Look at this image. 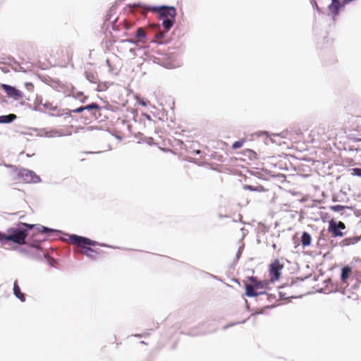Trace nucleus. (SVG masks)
Instances as JSON below:
<instances>
[{"mask_svg": "<svg viewBox=\"0 0 361 361\" xmlns=\"http://www.w3.org/2000/svg\"><path fill=\"white\" fill-rule=\"evenodd\" d=\"M35 227L39 233L50 234L51 233H60L59 231L39 225L30 224L27 223H20L18 227L11 228L8 230V234L3 233L1 243L12 241L18 245L26 244L27 231Z\"/></svg>", "mask_w": 361, "mask_h": 361, "instance_id": "obj_1", "label": "nucleus"}, {"mask_svg": "<svg viewBox=\"0 0 361 361\" xmlns=\"http://www.w3.org/2000/svg\"><path fill=\"white\" fill-rule=\"evenodd\" d=\"M68 239L73 245L81 248V250L79 251L81 254L92 259H96L97 256L100 254V251L94 250L89 246H96L99 245L102 247H109L106 244L99 243L98 242L92 240L88 238L78 235L76 234L68 235Z\"/></svg>", "mask_w": 361, "mask_h": 361, "instance_id": "obj_2", "label": "nucleus"}, {"mask_svg": "<svg viewBox=\"0 0 361 361\" xmlns=\"http://www.w3.org/2000/svg\"><path fill=\"white\" fill-rule=\"evenodd\" d=\"M6 166L10 167L13 171V176L14 179H22L27 183H39L41 179L34 171L26 169H18L13 165H6Z\"/></svg>", "mask_w": 361, "mask_h": 361, "instance_id": "obj_3", "label": "nucleus"}, {"mask_svg": "<svg viewBox=\"0 0 361 361\" xmlns=\"http://www.w3.org/2000/svg\"><path fill=\"white\" fill-rule=\"evenodd\" d=\"M150 11L157 12L159 14V18H175L176 16V9L173 6H149Z\"/></svg>", "mask_w": 361, "mask_h": 361, "instance_id": "obj_4", "label": "nucleus"}, {"mask_svg": "<svg viewBox=\"0 0 361 361\" xmlns=\"http://www.w3.org/2000/svg\"><path fill=\"white\" fill-rule=\"evenodd\" d=\"M1 88L5 91L8 97L13 98L16 100L21 99L23 96V92L13 86L7 84H2Z\"/></svg>", "mask_w": 361, "mask_h": 361, "instance_id": "obj_5", "label": "nucleus"}, {"mask_svg": "<svg viewBox=\"0 0 361 361\" xmlns=\"http://www.w3.org/2000/svg\"><path fill=\"white\" fill-rule=\"evenodd\" d=\"M283 268L279 260H275L269 267V275L271 281H275L279 279L281 276V270Z\"/></svg>", "mask_w": 361, "mask_h": 361, "instance_id": "obj_6", "label": "nucleus"}, {"mask_svg": "<svg viewBox=\"0 0 361 361\" xmlns=\"http://www.w3.org/2000/svg\"><path fill=\"white\" fill-rule=\"evenodd\" d=\"M245 295L249 298L257 297L260 295L267 294L265 291H257L255 289V286L254 283L250 282V283H245Z\"/></svg>", "mask_w": 361, "mask_h": 361, "instance_id": "obj_7", "label": "nucleus"}, {"mask_svg": "<svg viewBox=\"0 0 361 361\" xmlns=\"http://www.w3.org/2000/svg\"><path fill=\"white\" fill-rule=\"evenodd\" d=\"M328 231L331 234L332 237H343L344 233L342 232L337 226L336 221L331 219L329 222Z\"/></svg>", "mask_w": 361, "mask_h": 361, "instance_id": "obj_8", "label": "nucleus"}, {"mask_svg": "<svg viewBox=\"0 0 361 361\" xmlns=\"http://www.w3.org/2000/svg\"><path fill=\"white\" fill-rule=\"evenodd\" d=\"M344 3L341 2V0H333L329 5L328 9L334 16H337L339 13V11L344 6Z\"/></svg>", "mask_w": 361, "mask_h": 361, "instance_id": "obj_9", "label": "nucleus"}, {"mask_svg": "<svg viewBox=\"0 0 361 361\" xmlns=\"http://www.w3.org/2000/svg\"><path fill=\"white\" fill-rule=\"evenodd\" d=\"M35 104L36 105H42L45 109L51 110V111H57L58 107L57 106H54L52 103L49 102H43V99L40 96H37L35 100Z\"/></svg>", "mask_w": 361, "mask_h": 361, "instance_id": "obj_10", "label": "nucleus"}, {"mask_svg": "<svg viewBox=\"0 0 361 361\" xmlns=\"http://www.w3.org/2000/svg\"><path fill=\"white\" fill-rule=\"evenodd\" d=\"M249 281L252 283H254L255 289H257V291H264V289H266L268 286L267 281H258L255 276L249 277Z\"/></svg>", "mask_w": 361, "mask_h": 361, "instance_id": "obj_11", "label": "nucleus"}, {"mask_svg": "<svg viewBox=\"0 0 361 361\" xmlns=\"http://www.w3.org/2000/svg\"><path fill=\"white\" fill-rule=\"evenodd\" d=\"M13 295L21 302L25 301V295L21 292L17 280H16L13 283Z\"/></svg>", "mask_w": 361, "mask_h": 361, "instance_id": "obj_12", "label": "nucleus"}, {"mask_svg": "<svg viewBox=\"0 0 361 361\" xmlns=\"http://www.w3.org/2000/svg\"><path fill=\"white\" fill-rule=\"evenodd\" d=\"M17 116L14 114L0 116V124H8L14 121Z\"/></svg>", "mask_w": 361, "mask_h": 361, "instance_id": "obj_13", "label": "nucleus"}, {"mask_svg": "<svg viewBox=\"0 0 361 361\" xmlns=\"http://www.w3.org/2000/svg\"><path fill=\"white\" fill-rule=\"evenodd\" d=\"M159 20L162 21L161 25L165 30V32H167L171 30V28L173 27L174 22H175V18H163V19H159Z\"/></svg>", "mask_w": 361, "mask_h": 361, "instance_id": "obj_14", "label": "nucleus"}, {"mask_svg": "<svg viewBox=\"0 0 361 361\" xmlns=\"http://www.w3.org/2000/svg\"><path fill=\"white\" fill-rule=\"evenodd\" d=\"M360 240V237L358 236L345 238L343 240H342V241L340 243V245L343 247L348 246L357 243Z\"/></svg>", "mask_w": 361, "mask_h": 361, "instance_id": "obj_15", "label": "nucleus"}, {"mask_svg": "<svg viewBox=\"0 0 361 361\" xmlns=\"http://www.w3.org/2000/svg\"><path fill=\"white\" fill-rule=\"evenodd\" d=\"M351 273V268L348 266H344L341 269V279L343 283H346Z\"/></svg>", "mask_w": 361, "mask_h": 361, "instance_id": "obj_16", "label": "nucleus"}, {"mask_svg": "<svg viewBox=\"0 0 361 361\" xmlns=\"http://www.w3.org/2000/svg\"><path fill=\"white\" fill-rule=\"evenodd\" d=\"M311 242H312V237H311L310 234L306 231H304L301 236V243H302V246L304 247H307V246L310 245Z\"/></svg>", "mask_w": 361, "mask_h": 361, "instance_id": "obj_17", "label": "nucleus"}, {"mask_svg": "<svg viewBox=\"0 0 361 361\" xmlns=\"http://www.w3.org/2000/svg\"><path fill=\"white\" fill-rule=\"evenodd\" d=\"M65 134L62 133L61 130L57 129H54L49 131H46L44 133V136L47 137H54L56 136L62 137L64 136Z\"/></svg>", "mask_w": 361, "mask_h": 361, "instance_id": "obj_18", "label": "nucleus"}, {"mask_svg": "<svg viewBox=\"0 0 361 361\" xmlns=\"http://www.w3.org/2000/svg\"><path fill=\"white\" fill-rule=\"evenodd\" d=\"M83 107H84L85 111H87L91 113L93 110H98L100 109L99 105L97 104V103H94V102H92L90 104H87L86 106H83ZM92 114H94L93 113H92Z\"/></svg>", "mask_w": 361, "mask_h": 361, "instance_id": "obj_19", "label": "nucleus"}, {"mask_svg": "<svg viewBox=\"0 0 361 361\" xmlns=\"http://www.w3.org/2000/svg\"><path fill=\"white\" fill-rule=\"evenodd\" d=\"M13 62L16 63L13 59L5 56L4 55H0V63L11 66Z\"/></svg>", "mask_w": 361, "mask_h": 361, "instance_id": "obj_20", "label": "nucleus"}, {"mask_svg": "<svg viewBox=\"0 0 361 361\" xmlns=\"http://www.w3.org/2000/svg\"><path fill=\"white\" fill-rule=\"evenodd\" d=\"M243 188L245 190H247L250 191H255V192H260L264 190L262 186H252L250 185H245L243 186Z\"/></svg>", "mask_w": 361, "mask_h": 361, "instance_id": "obj_21", "label": "nucleus"}, {"mask_svg": "<svg viewBox=\"0 0 361 361\" xmlns=\"http://www.w3.org/2000/svg\"><path fill=\"white\" fill-rule=\"evenodd\" d=\"M330 209H331L332 211L334 212H339L342 210H344V209H349L350 207H348V206H343V205H340V204H336V205H331L329 207Z\"/></svg>", "mask_w": 361, "mask_h": 361, "instance_id": "obj_22", "label": "nucleus"}, {"mask_svg": "<svg viewBox=\"0 0 361 361\" xmlns=\"http://www.w3.org/2000/svg\"><path fill=\"white\" fill-rule=\"evenodd\" d=\"M135 36L137 38L144 39L146 37V33L145 30L142 27H138L135 32Z\"/></svg>", "mask_w": 361, "mask_h": 361, "instance_id": "obj_23", "label": "nucleus"}, {"mask_svg": "<svg viewBox=\"0 0 361 361\" xmlns=\"http://www.w3.org/2000/svg\"><path fill=\"white\" fill-rule=\"evenodd\" d=\"M290 131L288 130H283L279 134H273V136H280L282 138H289Z\"/></svg>", "mask_w": 361, "mask_h": 361, "instance_id": "obj_24", "label": "nucleus"}, {"mask_svg": "<svg viewBox=\"0 0 361 361\" xmlns=\"http://www.w3.org/2000/svg\"><path fill=\"white\" fill-rule=\"evenodd\" d=\"M350 173L353 176L361 177V168L355 167L350 169Z\"/></svg>", "mask_w": 361, "mask_h": 361, "instance_id": "obj_25", "label": "nucleus"}, {"mask_svg": "<svg viewBox=\"0 0 361 361\" xmlns=\"http://www.w3.org/2000/svg\"><path fill=\"white\" fill-rule=\"evenodd\" d=\"M243 143H244V139L235 141V142H233V144L232 145V148L233 149H239L243 146Z\"/></svg>", "mask_w": 361, "mask_h": 361, "instance_id": "obj_26", "label": "nucleus"}, {"mask_svg": "<svg viewBox=\"0 0 361 361\" xmlns=\"http://www.w3.org/2000/svg\"><path fill=\"white\" fill-rule=\"evenodd\" d=\"M85 77H86V79L90 81V82H96L95 81V77L93 73H88V72H86L85 73Z\"/></svg>", "mask_w": 361, "mask_h": 361, "instance_id": "obj_27", "label": "nucleus"}, {"mask_svg": "<svg viewBox=\"0 0 361 361\" xmlns=\"http://www.w3.org/2000/svg\"><path fill=\"white\" fill-rule=\"evenodd\" d=\"M337 226L342 231V230H345L346 228L345 224L342 221H336Z\"/></svg>", "mask_w": 361, "mask_h": 361, "instance_id": "obj_28", "label": "nucleus"}, {"mask_svg": "<svg viewBox=\"0 0 361 361\" xmlns=\"http://www.w3.org/2000/svg\"><path fill=\"white\" fill-rule=\"evenodd\" d=\"M84 107L83 106H81L80 107H78L73 110H71V112H73V113H81L82 111H84Z\"/></svg>", "mask_w": 361, "mask_h": 361, "instance_id": "obj_29", "label": "nucleus"}, {"mask_svg": "<svg viewBox=\"0 0 361 361\" xmlns=\"http://www.w3.org/2000/svg\"><path fill=\"white\" fill-rule=\"evenodd\" d=\"M245 322V320H243V322H240L231 323V324H227V325L224 326L223 329H227L228 328H229L231 326H234V325H235L237 324H240V323L243 324Z\"/></svg>", "mask_w": 361, "mask_h": 361, "instance_id": "obj_30", "label": "nucleus"}, {"mask_svg": "<svg viewBox=\"0 0 361 361\" xmlns=\"http://www.w3.org/2000/svg\"><path fill=\"white\" fill-rule=\"evenodd\" d=\"M25 87H26L27 90H30V91L32 90L34 88V86H33L32 83H31V82H26Z\"/></svg>", "mask_w": 361, "mask_h": 361, "instance_id": "obj_31", "label": "nucleus"}, {"mask_svg": "<svg viewBox=\"0 0 361 361\" xmlns=\"http://www.w3.org/2000/svg\"><path fill=\"white\" fill-rule=\"evenodd\" d=\"M82 95H83V92H77V94H76L75 95V94H73V97H75V99H80V97L81 96H82Z\"/></svg>", "mask_w": 361, "mask_h": 361, "instance_id": "obj_32", "label": "nucleus"}, {"mask_svg": "<svg viewBox=\"0 0 361 361\" xmlns=\"http://www.w3.org/2000/svg\"><path fill=\"white\" fill-rule=\"evenodd\" d=\"M338 290V288H337V286H334L332 285V287L331 288H329V291L330 292H337Z\"/></svg>", "mask_w": 361, "mask_h": 361, "instance_id": "obj_33", "label": "nucleus"}, {"mask_svg": "<svg viewBox=\"0 0 361 361\" xmlns=\"http://www.w3.org/2000/svg\"><path fill=\"white\" fill-rule=\"evenodd\" d=\"M276 298L275 295H268V297H267V299L269 302H271L273 300H274Z\"/></svg>", "mask_w": 361, "mask_h": 361, "instance_id": "obj_34", "label": "nucleus"}, {"mask_svg": "<svg viewBox=\"0 0 361 361\" xmlns=\"http://www.w3.org/2000/svg\"><path fill=\"white\" fill-rule=\"evenodd\" d=\"M148 103H149L148 102H145L144 100H141L139 102V104L143 106H147Z\"/></svg>", "mask_w": 361, "mask_h": 361, "instance_id": "obj_35", "label": "nucleus"}, {"mask_svg": "<svg viewBox=\"0 0 361 361\" xmlns=\"http://www.w3.org/2000/svg\"><path fill=\"white\" fill-rule=\"evenodd\" d=\"M63 115V114H55L54 113H49V116H62Z\"/></svg>", "mask_w": 361, "mask_h": 361, "instance_id": "obj_36", "label": "nucleus"}, {"mask_svg": "<svg viewBox=\"0 0 361 361\" xmlns=\"http://www.w3.org/2000/svg\"><path fill=\"white\" fill-rule=\"evenodd\" d=\"M127 41L128 42H130V43H132V44H135L136 43L135 40L133 39H128Z\"/></svg>", "mask_w": 361, "mask_h": 361, "instance_id": "obj_37", "label": "nucleus"}, {"mask_svg": "<svg viewBox=\"0 0 361 361\" xmlns=\"http://www.w3.org/2000/svg\"><path fill=\"white\" fill-rule=\"evenodd\" d=\"M4 73H8L9 70L7 68H1Z\"/></svg>", "mask_w": 361, "mask_h": 361, "instance_id": "obj_38", "label": "nucleus"}, {"mask_svg": "<svg viewBox=\"0 0 361 361\" xmlns=\"http://www.w3.org/2000/svg\"><path fill=\"white\" fill-rule=\"evenodd\" d=\"M35 110L40 111V112H43V110L40 107H35Z\"/></svg>", "mask_w": 361, "mask_h": 361, "instance_id": "obj_39", "label": "nucleus"}, {"mask_svg": "<svg viewBox=\"0 0 361 361\" xmlns=\"http://www.w3.org/2000/svg\"><path fill=\"white\" fill-rule=\"evenodd\" d=\"M134 336H135V337L140 338V337H142V336H143V335H142V334H135V335H134Z\"/></svg>", "mask_w": 361, "mask_h": 361, "instance_id": "obj_40", "label": "nucleus"}, {"mask_svg": "<svg viewBox=\"0 0 361 361\" xmlns=\"http://www.w3.org/2000/svg\"><path fill=\"white\" fill-rule=\"evenodd\" d=\"M2 236H3V233L2 232H0V243H1L2 242Z\"/></svg>", "mask_w": 361, "mask_h": 361, "instance_id": "obj_41", "label": "nucleus"}, {"mask_svg": "<svg viewBox=\"0 0 361 361\" xmlns=\"http://www.w3.org/2000/svg\"><path fill=\"white\" fill-rule=\"evenodd\" d=\"M271 247H272V248H273L274 250H276V245L275 243H273V244L271 245Z\"/></svg>", "mask_w": 361, "mask_h": 361, "instance_id": "obj_42", "label": "nucleus"}, {"mask_svg": "<svg viewBox=\"0 0 361 361\" xmlns=\"http://www.w3.org/2000/svg\"><path fill=\"white\" fill-rule=\"evenodd\" d=\"M325 283H331V279H328V280L325 281Z\"/></svg>", "mask_w": 361, "mask_h": 361, "instance_id": "obj_43", "label": "nucleus"}, {"mask_svg": "<svg viewBox=\"0 0 361 361\" xmlns=\"http://www.w3.org/2000/svg\"><path fill=\"white\" fill-rule=\"evenodd\" d=\"M201 153V151L200 150H196L195 151V154H200Z\"/></svg>", "mask_w": 361, "mask_h": 361, "instance_id": "obj_44", "label": "nucleus"}, {"mask_svg": "<svg viewBox=\"0 0 361 361\" xmlns=\"http://www.w3.org/2000/svg\"><path fill=\"white\" fill-rule=\"evenodd\" d=\"M87 99V97H85L84 99H80V102L83 103V102H85V99Z\"/></svg>", "mask_w": 361, "mask_h": 361, "instance_id": "obj_45", "label": "nucleus"}, {"mask_svg": "<svg viewBox=\"0 0 361 361\" xmlns=\"http://www.w3.org/2000/svg\"><path fill=\"white\" fill-rule=\"evenodd\" d=\"M37 244H32L31 245V247H37Z\"/></svg>", "mask_w": 361, "mask_h": 361, "instance_id": "obj_46", "label": "nucleus"}, {"mask_svg": "<svg viewBox=\"0 0 361 361\" xmlns=\"http://www.w3.org/2000/svg\"><path fill=\"white\" fill-rule=\"evenodd\" d=\"M245 303H246V305H247V308H249V305L247 304V300L245 299Z\"/></svg>", "mask_w": 361, "mask_h": 361, "instance_id": "obj_47", "label": "nucleus"}, {"mask_svg": "<svg viewBox=\"0 0 361 361\" xmlns=\"http://www.w3.org/2000/svg\"><path fill=\"white\" fill-rule=\"evenodd\" d=\"M316 6H317V11L319 12L320 11V8H319V6L317 4H316Z\"/></svg>", "mask_w": 361, "mask_h": 361, "instance_id": "obj_48", "label": "nucleus"}, {"mask_svg": "<svg viewBox=\"0 0 361 361\" xmlns=\"http://www.w3.org/2000/svg\"><path fill=\"white\" fill-rule=\"evenodd\" d=\"M260 133H262V134H267V133H268V132H267V131H263V132H260Z\"/></svg>", "mask_w": 361, "mask_h": 361, "instance_id": "obj_49", "label": "nucleus"}, {"mask_svg": "<svg viewBox=\"0 0 361 361\" xmlns=\"http://www.w3.org/2000/svg\"><path fill=\"white\" fill-rule=\"evenodd\" d=\"M140 343L145 344V345L147 344L144 341H141Z\"/></svg>", "mask_w": 361, "mask_h": 361, "instance_id": "obj_50", "label": "nucleus"}, {"mask_svg": "<svg viewBox=\"0 0 361 361\" xmlns=\"http://www.w3.org/2000/svg\"><path fill=\"white\" fill-rule=\"evenodd\" d=\"M240 254V250H238V254H237V257H238V255H239Z\"/></svg>", "mask_w": 361, "mask_h": 361, "instance_id": "obj_51", "label": "nucleus"}, {"mask_svg": "<svg viewBox=\"0 0 361 361\" xmlns=\"http://www.w3.org/2000/svg\"><path fill=\"white\" fill-rule=\"evenodd\" d=\"M146 117H147V119H149V120L150 119V116H148V115L147 116L146 115Z\"/></svg>", "mask_w": 361, "mask_h": 361, "instance_id": "obj_52", "label": "nucleus"}, {"mask_svg": "<svg viewBox=\"0 0 361 361\" xmlns=\"http://www.w3.org/2000/svg\"><path fill=\"white\" fill-rule=\"evenodd\" d=\"M66 114V115H68V116H71V114H70V113H66V114Z\"/></svg>", "mask_w": 361, "mask_h": 361, "instance_id": "obj_53", "label": "nucleus"}, {"mask_svg": "<svg viewBox=\"0 0 361 361\" xmlns=\"http://www.w3.org/2000/svg\"><path fill=\"white\" fill-rule=\"evenodd\" d=\"M106 64L109 65V60H106Z\"/></svg>", "mask_w": 361, "mask_h": 361, "instance_id": "obj_54", "label": "nucleus"}, {"mask_svg": "<svg viewBox=\"0 0 361 361\" xmlns=\"http://www.w3.org/2000/svg\"><path fill=\"white\" fill-rule=\"evenodd\" d=\"M263 311H260L259 312H257V314H262Z\"/></svg>", "mask_w": 361, "mask_h": 361, "instance_id": "obj_55", "label": "nucleus"}, {"mask_svg": "<svg viewBox=\"0 0 361 361\" xmlns=\"http://www.w3.org/2000/svg\"><path fill=\"white\" fill-rule=\"evenodd\" d=\"M360 277L361 278V275H360Z\"/></svg>", "mask_w": 361, "mask_h": 361, "instance_id": "obj_56", "label": "nucleus"}, {"mask_svg": "<svg viewBox=\"0 0 361 361\" xmlns=\"http://www.w3.org/2000/svg\"><path fill=\"white\" fill-rule=\"evenodd\" d=\"M360 277L361 278V275H360Z\"/></svg>", "mask_w": 361, "mask_h": 361, "instance_id": "obj_57", "label": "nucleus"}, {"mask_svg": "<svg viewBox=\"0 0 361 361\" xmlns=\"http://www.w3.org/2000/svg\"><path fill=\"white\" fill-rule=\"evenodd\" d=\"M360 277L361 278V275H360Z\"/></svg>", "mask_w": 361, "mask_h": 361, "instance_id": "obj_58", "label": "nucleus"}]
</instances>
